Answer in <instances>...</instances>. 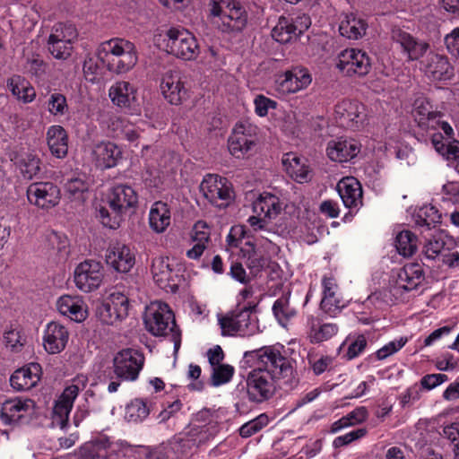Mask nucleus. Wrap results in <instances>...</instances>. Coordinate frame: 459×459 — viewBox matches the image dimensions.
Here are the masks:
<instances>
[{
    "label": "nucleus",
    "mask_w": 459,
    "mask_h": 459,
    "mask_svg": "<svg viewBox=\"0 0 459 459\" xmlns=\"http://www.w3.org/2000/svg\"><path fill=\"white\" fill-rule=\"evenodd\" d=\"M135 46L129 40L115 38L100 44L97 54L89 56L83 62L85 78L94 82L104 74L105 67L112 73L123 74L137 63Z\"/></svg>",
    "instance_id": "f257e3e1"
},
{
    "label": "nucleus",
    "mask_w": 459,
    "mask_h": 459,
    "mask_svg": "<svg viewBox=\"0 0 459 459\" xmlns=\"http://www.w3.org/2000/svg\"><path fill=\"white\" fill-rule=\"evenodd\" d=\"M103 203L97 208L96 217L104 227L116 230L124 215L137 207L138 194L129 185L117 184L109 189Z\"/></svg>",
    "instance_id": "f03ea898"
},
{
    "label": "nucleus",
    "mask_w": 459,
    "mask_h": 459,
    "mask_svg": "<svg viewBox=\"0 0 459 459\" xmlns=\"http://www.w3.org/2000/svg\"><path fill=\"white\" fill-rule=\"evenodd\" d=\"M295 361L285 351L282 352L275 346H264L260 349L246 351L239 362L241 370L247 373H292Z\"/></svg>",
    "instance_id": "7ed1b4c3"
},
{
    "label": "nucleus",
    "mask_w": 459,
    "mask_h": 459,
    "mask_svg": "<svg viewBox=\"0 0 459 459\" xmlns=\"http://www.w3.org/2000/svg\"><path fill=\"white\" fill-rule=\"evenodd\" d=\"M148 332L154 336L169 335L175 351L181 344V331L176 324L175 316L169 306L162 301L152 302L144 317Z\"/></svg>",
    "instance_id": "20e7f679"
},
{
    "label": "nucleus",
    "mask_w": 459,
    "mask_h": 459,
    "mask_svg": "<svg viewBox=\"0 0 459 459\" xmlns=\"http://www.w3.org/2000/svg\"><path fill=\"white\" fill-rule=\"evenodd\" d=\"M210 15L218 18L216 22L222 33L236 34L241 32L247 23V12L236 0H211Z\"/></svg>",
    "instance_id": "39448f33"
},
{
    "label": "nucleus",
    "mask_w": 459,
    "mask_h": 459,
    "mask_svg": "<svg viewBox=\"0 0 459 459\" xmlns=\"http://www.w3.org/2000/svg\"><path fill=\"white\" fill-rule=\"evenodd\" d=\"M223 414L224 411L221 409L204 408L195 415V423L186 433L195 447L206 444L219 433Z\"/></svg>",
    "instance_id": "423d86ee"
},
{
    "label": "nucleus",
    "mask_w": 459,
    "mask_h": 459,
    "mask_svg": "<svg viewBox=\"0 0 459 459\" xmlns=\"http://www.w3.org/2000/svg\"><path fill=\"white\" fill-rule=\"evenodd\" d=\"M259 128L249 121L238 122L229 137L228 148L236 159L249 157L259 142Z\"/></svg>",
    "instance_id": "0eeeda50"
},
{
    "label": "nucleus",
    "mask_w": 459,
    "mask_h": 459,
    "mask_svg": "<svg viewBox=\"0 0 459 459\" xmlns=\"http://www.w3.org/2000/svg\"><path fill=\"white\" fill-rule=\"evenodd\" d=\"M312 82L309 70L302 65H292L274 75L273 89L278 97H287L307 89Z\"/></svg>",
    "instance_id": "6e6552de"
},
{
    "label": "nucleus",
    "mask_w": 459,
    "mask_h": 459,
    "mask_svg": "<svg viewBox=\"0 0 459 459\" xmlns=\"http://www.w3.org/2000/svg\"><path fill=\"white\" fill-rule=\"evenodd\" d=\"M200 191L212 205L219 208L228 207L235 199L232 183L226 178L207 174L200 184Z\"/></svg>",
    "instance_id": "1a4fd4ad"
},
{
    "label": "nucleus",
    "mask_w": 459,
    "mask_h": 459,
    "mask_svg": "<svg viewBox=\"0 0 459 459\" xmlns=\"http://www.w3.org/2000/svg\"><path fill=\"white\" fill-rule=\"evenodd\" d=\"M336 68L343 75L351 78L366 76L371 70V58L359 48H346L337 56Z\"/></svg>",
    "instance_id": "9d476101"
},
{
    "label": "nucleus",
    "mask_w": 459,
    "mask_h": 459,
    "mask_svg": "<svg viewBox=\"0 0 459 459\" xmlns=\"http://www.w3.org/2000/svg\"><path fill=\"white\" fill-rule=\"evenodd\" d=\"M167 51L184 60H193L199 53L195 37L185 29L170 28L166 32Z\"/></svg>",
    "instance_id": "9b49d317"
},
{
    "label": "nucleus",
    "mask_w": 459,
    "mask_h": 459,
    "mask_svg": "<svg viewBox=\"0 0 459 459\" xmlns=\"http://www.w3.org/2000/svg\"><path fill=\"white\" fill-rule=\"evenodd\" d=\"M432 260H439L450 268L459 265V252L455 239L446 230L432 226Z\"/></svg>",
    "instance_id": "f8f14e48"
},
{
    "label": "nucleus",
    "mask_w": 459,
    "mask_h": 459,
    "mask_svg": "<svg viewBox=\"0 0 459 459\" xmlns=\"http://www.w3.org/2000/svg\"><path fill=\"white\" fill-rule=\"evenodd\" d=\"M334 118L339 126L352 131L363 126L366 118L364 104L356 100H342L334 107Z\"/></svg>",
    "instance_id": "ddd939ff"
},
{
    "label": "nucleus",
    "mask_w": 459,
    "mask_h": 459,
    "mask_svg": "<svg viewBox=\"0 0 459 459\" xmlns=\"http://www.w3.org/2000/svg\"><path fill=\"white\" fill-rule=\"evenodd\" d=\"M129 298L119 290H114L97 307L96 314L106 325H114L128 315Z\"/></svg>",
    "instance_id": "4468645a"
},
{
    "label": "nucleus",
    "mask_w": 459,
    "mask_h": 459,
    "mask_svg": "<svg viewBox=\"0 0 459 459\" xmlns=\"http://www.w3.org/2000/svg\"><path fill=\"white\" fill-rule=\"evenodd\" d=\"M104 278V268L100 262L87 259L80 263L74 273L75 286L82 292L96 290Z\"/></svg>",
    "instance_id": "2eb2a0df"
},
{
    "label": "nucleus",
    "mask_w": 459,
    "mask_h": 459,
    "mask_svg": "<svg viewBox=\"0 0 459 459\" xmlns=\"http://www.w3.org/2000/svg\"><path fill=\"white\" fill-rule=\"evenodd\" d=\"M311 25L308 15L302 13L296 17L281 16L277 24L272 30V37L276 41L285 44L297 39Z\"/></svg>",
    "instance_id": "dca6fc26"
},
{
    "label": "nucleus",
    "mask_w": 459,
    "mask_h": 459,
    "mask_svg": "<svg viewBox=\"0 0 459 459\" xmlns=\"http://www.w3.org/2000/svg\"><path fill=\"white\" fill-rule=\"evenodd\" d=\"M178 70L166 72L160 81V91L164 99L171 105H180L189 98V89Z\"/></svg>",
    "instance_id": "f3484780"
},
{
    "label": "nucleus",
    "mask_w": 459,
    "mask_h": 459,
    "mask_svg": "<svg viewBox=\"0 0 459 459\" xmlns=\"http://www.w3.org/2000/svg\"><path fill=\"white\" fill-rule=\"evenodd\" d=\"M27 198L30 204L48 210L59 204L61 193L53 182H34L27 188Z\"/></svg>",
    "instance_id": "a211bd4d"
},
{
    "label": "nucleus",
    "mask_w": 459,
    "mask_h": 459,
    "mask_svg": "<svg viewBox=\"0 0 459 459\" xmlns=\"http://www.w3.org/2000/svg\"><path fill=\"white\" fill-rule=\"evenodd\" d=\"M36 404L31 399L5 401L1 408V420L5 424L27 423L35 413Z\"/></svg>",
    "instance_id": "6ab92c4d"
},
{
    "label": "nucleus",
    "mask_w": 459,
    "mask_h": 459,
    "mask_svg": "<svg viewBox=\"0 0 459 459\" xmlns=\"http://www.w3.org/2000/svg\"><path fill=\"white\" fill-rule=\"evenodd\" d=\"M292 375H247V391L251 401L261 403L269 399L275 392L276 379Z\"/></svg>",
    "instance_id": "aec40b11"
},
{
    "label": "nucleus",
    "mask_w": 459,
    "mask_h": 459,
    "mask_svg": "<svg viewBox=\"0 0 459 459\" xmlns=\"http://www.w3.org/2000/svg\"><path fill=\"white\" fill-rule=\"evenodd\" d=\"M108 266L118 273H128L135 264V255L131 247L124 243L110 244L105 255Z\"/></svg>",
    "instance_id": "412c9836"
},
{
    "label": "nucleus",
    "mask_w": 459,
    "mask_h": 459,
    "mask_svg": "<svg viewBox=\"0 0 459 459\" xmlns=\"http://www.w3.org/2000/svg\"><path fill=\"white\" fill-rule=\"evenodd\" d=\"M79 390L76 385L66 386L55 402L52 419L61 429L65 428L68 424L69 414L73 409L74 402L79 394Z\"/></svg>",
    "instance_id": "4be33fe9"
},
{
    "label": "nucleus",
    "mask_w": 459,
    "mask_h": 459,
    "mask_svg": "<svg viewBox=\"0 0 459 459\" xmlns=\"http://www.w3.org/2000/svg\"><path fill=\"white\" fill-rule=\"evenodd\" d=\"M360 149L361 144L357 140L339 138L328 143L326 153L331 160L342 163L356 158Z\"/></svg>",
    "instance_id": "5701e85b"
},
{
    "label": "nucleus",
    "mask_w": 459,
    "mask_h": 459,
    "mask_svg": "<svg viewBox=\"0 0 459 459\" xmlns=\"http://www.w3.org/2000/svg\"><path fill=\"white\" fill-rule=\"evenodd\" d=\"M69 340L67 328L58 322L48 323L44 330L43 344L49 354H57L63 351Z\"/></svg>",
    "instance_id": "b1692460"
},
{
    "label": "nucleus",
    "mask_w": 459,
    "mask_h": 459,
    "mask_svg": "<svg viewBox=\"0 0 459 459\" xmlns=\"http://www.w3.org/2000/svg\"><path fill=\"white\" fill-rule=\"evenodd\" d=\"M337 191L346 208L358 210L363 204V191L359 181L353 177H346L337 184Z\"/></svg>",
    "instance_id": "393cba45"
},
{
    "label": "nucleus",
    "mask_w": 459,
    "mask_h": 459,
    "mask_svg": "<svg viewBox=\"0 0 459 459\" xmlns=\"http://www.w3.org/2000/svg\"><path fill=\"white\" fill-rule=\"evenodd\" d=\"M144 361L142 351L132 348L123 349L114 357V373H140Z\"/></svg>",
    "instance_id": "a878e982"
},
{
    "label": "nucleus",
    "mask_w": 459,
    "mask_h": 459,
    "mask_svg": "<svg viewBox=\"0 0 459 459\" xmlns=\"http://www.w3.org/2000/svg\"><path fill=\"white\" fill-rule=\"evenodd\" d=\"M412 117L418 126L415 133L418 140L428 143L430 121V102L428 98L419 97L414 100Z\"/></svg>",
    "instance_id": "bb28decb"
},
{
    "label": "nucleus",
    "mask_w": 459,
    "mask_h": 459,
    "mask_svg": "<svg viewBox=\"0 0 459 459\" xmlns=\"http://www.w3.org/2000/svg\"><path fill=\"white\" fill-rule=\"evenodd\" d=\"M323 299L320 307L326 314L333 316L344 307L342 300L337 295V283L333 276L325 275L322 279Z\"/></svg>",
    "instance_id": "cd10ccee"
},
{
    "label": "nucleus",
    "mask_w": 459,
    "mask_h": 459,
    "mask_svg": "<svg viewBox=\"0 0 459 459\" xmlns=\"http://www.w3.org/2000/svg\"><path fill=\"white\" fill-rule=\"evenodd\" d=\"M60 314L74 322H82L87 317V309L82 299L77 296H61L56 303Z\"/></svg>",
    "instance_id": "c85d7f7f"
},
{
    "label": "nucleus",
    "mask_w": 459,
    "mask_h": 459,
    "mask_svg": "<svg viewBox=\"0 0 459 459\" xmlns=\"http://www.w3.org/2000/svg\"><path fill=\"white\" fill-rule=\"evenodd\" d=\"M47 143L51 154L63 159L68 152V134L66 130L58 125L51 126L47 131Z\"/></svg>",
    "instance_id": "c756f323"
},
{
    "label": "nucleus",
    "mask_w": 459,
    "mask_h": 459,
    "mask_svg": "<svg viewBox=\"0 0 459 459\" xmlns=\"http://www.w3.org/2000/svg\"><path fill=\"white\" fill-rule=\"evenodd\" d=\"M108 96L114 105L131 108L136 101V89L129 82L118 81L109 88Z\"/></svg>",
    "instance_id": "7c9ffc66"
},
{
    "label": "nucleus",
    "mask_w": 459,
    "mask_h": 459,
    "mask_svg": "<svg viewBox=\"0 0 459 459\" xmlns=\"http://www.w3.org/2000/svg\"><path fill=\"white\" fill-rule=\"evenodd\" d=\"M255 308V304L248 303L247 306L237 310L238 335L249 337L259 333L258 319L253 315Z\"/></svg>",
    "instance_id": "2f4dec72"
},
{
    "label": "nucleus",
    "mask_w": 459,
    "mask_h": 459,
    "mask_svg": "<svg viewBox=\"0 0 459 459\" xmlns=\"http://www.w3.org/2000/svg\"><path fill=\"white\" fill-rule=\"evenodd\" d=\"M423 278V271L419 264H405L397 273L395 288L411 290L421 282Z\"/></svg>",
    "instance_id": "473e14b6"
},
{
    "label": "nucleus",
    "mask_w": 459,
    "mask_h": 459,
    "mask_svg": "<svg viewBox=\"0 0 459 459\" xmlns=\"http://www.w3.org/2000/svg\"><path fill=\"white\" fill-rule=\"evenodd\" d=\"M455 76L454 66L447 56L435 55L432 56V82L437 89H444Z\"/></svg>",
    "instance_id": "72a5a7b5"
},
{
    "label": "nucleus",
    "mask_w": 459,
    "mask_h": 459,
    "mask_svg": "<svg viewBox=\"0 0 459 459\" xmlns=\"http://www.w3.org/2000/svg\"><path fill=\"white\" fill-rule=\"evenodd\" d=\"M239 255L244 260L252 277H256L266 266L267 259L263 252L251 242L245 243L244 247L240 248Z\"/></svg>",
    "instance_id": "f704fd0d"
},
{
    "label": "nucleus",
    "mask_w": 459,
    "mask_h": 459,
    "mask_svg": "<svg viewBox=\"0 0 459 459\" xmlns=\"http://www.w3.org/2000/svg\"><path fill=\"white\" fill-rule=\"evenodd\" d=\"M254 213L267 218L268 221L276 218L281 211L279 198L270 193L261 194L252 204Z\"/></svg>",
    "instance_id": "c9c22d12"
},
{
    "label": "nucleus",
    "mask_w": 459,
    "mask_h": 459,
    "mask_svg": "<svg viewBox=\"0 0 459 459\" xmlns=\"http://www.w3.org/2000/svg\"><path fill=\"white\" fill-rule=\"evenodd\" d=\"M93 154L99 167L110 169L117 165L121 151L111 142H102L95 146Z\"/></svg>",
    "instance_id": "e433bc0d"
},
{
    "label": "nucleus",
    "mask_w": 459,
    "mask_h": 459,
    "mask_svg": "<svg viewBox=\"0 0 459 459\" xmlns=\"http://www.w3.org/2000/svg\"><path fill=\"white\" fill-rule=\"evenodd\" d=\"M282 164L287 174L298 183L307 182L311 179L309 167L301 161V159L294 153H287L282 159Z\"/></svg>",
    "instance_id": "4c0bfd02"
},
{
    "label": "nucleus",
    "mask_w": 459,
    "mask_h": 459,
    "mask_svg": "<svg viewBox=\"0 0 459 459\" xmlns=\"http://www.w3.org/2000/svg\"><path fill=\"white\" fill-rule=\"evenodd\" d=\"M368 24L365 20L359 18L351 13L345 14L339 25L340 34L349 39H359L362 38L367 30Z\"/></svg>",
    "instance_id": "58836bf2"
},
{
    "label": "nucleus",
    "mask_w": 459,
    "mask_h": 459,
    "mask_svg": "<svg viewBox=\"0 0 459 459\" xmlns=\"http://www.w3.org/2000/svg\"><path fill=\"white\" fill-rule=\"evenodd\" d=\"M171 215L169 205L161 201L155 202L149 212L150 227L157 233H162L170 225Z\"/></svg>",
    "instance_id": "ea45409f"
},
{
    "label": "nucleus",
    "mask_w": 459,
    "mask_h": 459,
    "mask_svg": "<svg viewBox=\"0 0 459 459\" xmlns=\"http://www.w3.org/2000/svg\"><path fill=\"white\" fill-rule=\"evenodd\" d=\"M308 337L312 343H319L331 339L338 332V325L333 323H321L313 316L308 318Z\"/></svg>",
    "instance_id": "a19ab883"
},
{
    "label": "nucleus",
    "mask_w": 459,
    "mask_h": 459,
    "mask_svg": "<svg viewBox=\"0 0 459 459\" xmlns=\"http://www.w3.org/2000/svg\"><path fill=\"white\" fill-rule=\"evenodd\" d=\"M290 293L282 294L273 305V313L278 323L286 326L290 320L296 316L297 311L290 304Z\"/></svg>",
    "instance_id": "79ce46f5"
},
{
    "label": "nucleus",
    "mask_w": 459,
    "mask_h": 459,
    "mask_svg": "<svg viewBox=\"0 0 459 459\" xmlns=\"http://www.w3.org/2000/svg\"><path fill=\"white\" fill-rule=\"evenodd\" d=\"M78 38V30L74 24L71 22H57L52 29L48 40L51 42H65L74 44Z\"/></svg>",
    "instance_id": "37998d69"
},
{
    "label": "nucleus",
    "mask_w": 459,
    "mask_h": 459,
    "mask_svg": "<svg viewBox=\"0 0 459 459\" xmlns=\"http://www.w3.org/2000/svg\"><path fill=\"white\" fill-rule=\"evenodd\" d=\"M397 42H399L403 50L408 54L411 60L419 59L426 52L428 44L419 43L405 31H399L395 35Z\"/></svg>",
    "instance_id": "c03bdc74"
},
{
    "label": "nucleus",
    "mask_w": 459,
    "mask_h": 459,
    "mask_svg": "<svg viewBox=\"0 0 459 459\" xmlns=\"http://www.w3.org/2000/svg\"><path fill=\"white\" fill-rule=\"evenodd\" d=\"M418 238L410 230L400 231L394 238V247L397 253L403 257H411L417 251Z\"/></svg>",
    "instance_id": "a18cd8bd"
},
{
    "label": "nucleus",
    "mask_w": 459,
    "mask_h": 459,
    "mask_svg": "<svg viewBox=\"0 0 459 459\" xmlns=\"http://www.w3.org/2000/svg\"><path fill=\"white\" fill-rule=\"evenodd\" d=\"M25 69L37 81H44L49 70V65L40 54L32 53L26 57Z\"/></svg>",
    "instance_id": "49530a36"
},
{
    "label": "nucleus",
    "mask_w": 459,
    "mask_h": 459,
    "mask_svg": "<svg viewBox=\"0 0 459 459\" xmlns=\"http://www.w3.org/2000/svg\"><path fill=\"white\" fill-rule=\"evenodd\" d=\"M200 222L194 227L192 233V241L194 246L186 251V256L190 259H198L207 247L210 241V232L208 230H199Z\"/></svg>",
    "instance_id": "de8ad7c7"
},
{
    "label": "nucleus",
    "mask_w": 459,
    "mask_h": 459,
    "mask_svg": "<svg viewBox=\"0 0 459 459\" xmlns=\"http://www.w3.org/2000/svg\"><path fill=\"white\" fill-rule=\"evenodd\" d=\"M150 414V407L146 401L141 398L132 400L126 407L125 419L128 422H141Z\"/></svg>",
    "instance_id": "09e8293b"
},
{
    "label": "nucleus",
    "mask_w": 459,
    "mask_h": 459,
    "mask_svg": "<svg viewBox=\"0 0 459 459\" xmlns=\"http://www.w3.org/2000/svg\"><path fill=\"white\" fill-rule=\"evenodd\" d=\"M206 356L212 368V373H234L233 366L222 363L225 354L220 345H215L207 351Z\"/></svg>",
    "instance_id": "8fccbe9b"
},
{
    "label": "nucleus",
    "mask_w": 459,
    "mask_h": 459,
    "mask_svg": "<svg viewBox=\"0 0 459 459\" xmlns=\"http://www.w3.org/2000/svg\"><path fill=\"white\" fill-rule=\"evenodd\" d=\"M41 160L33 153H26L19 160V168L22 176L27 179H32L41 170Z\"/></svg>",
    "instance_id": "3c124183"
},
{
    "label": "nucleus",
    "mask_w": 459,
    "mask_h": 459,
    "mask_svg": "<svg viewBox=\"0 0 459 459\" xmlns=\"http://www.w3.org/2000/svg\"><path fill=\"white\" fill-rule=\"evenodd\" d=\"M442 135L440 134H432V146L436 151L445 156L447 160H459V142L444 143L440 141Z\"/></svg>",
    "instance_id": "603ef678"
},
{
    "label": "nucleus",
    "mask_w": 459,
    "mask_h": 459,
    "mask_svg": "<svg viewBox=\"0 0 459 459\" xmlns=\"http://www.w3.org/2000/svg\"><path fill=\"white\" fill-rule=\"evenodd\" d=\"M407 342L408 338L405 336L394 339L385 344L382 348L378 349L374 354L370 355L368 359L370 361L385 359L399 351L407 343Z\"/></svg>",
    "instance_id": "864d4df0"
},
{
    "label": "nucleus",
    "mask_w": 459,
    "mask_h": 459,
    "mask_svg": "<svg viewBox=\"0 0 459 459\" xmlns=\"http://www.w3.org/2000/svg\"><path fill=\"white\" fill-rule=\"evenodd\" d=\"M48 112L55 117H62L68 113L69 107L66 97L60 92H53L47 101Z\"/></svg>",
    "instance_id": "5fc2aeb1"
},
{
    "label": "nucleus",
    "mask_w": 459,
    "mask_h": 459,
    "mask_svg": "<svg viewBox=\"0 0 459 459\" xmlns=\"http://www.w3.org/2000/svg\"><path fill=\"white\" fill-rule=\"evenodd\" d=\"M194 448L196 447L186 432L178 437H175L173 441L169 444V449L175 454L177 458L187 456Z\"/></svg>",
    "instance_id": "6e6d98bb"
},
{
    "label": "nucleus",
    "mask_w": 459,
    "mask_h": 459,
    "mask_svg": "<svg viewBox=\"0 0 459 459\" xmlns=\"http://www.w3.org/2000/svg\"><path fill=\"white\" fill-rule=\"evenodd\" d=\"M269 423L268 416L264 413L260 414L256 418L249 420L243 424L239 428V435L244 438H247L255 433L259 432L263 428L267 426Z\"/></svg>",
    "instance_id": "4d7b16f0"
},
{
    "label": "nucleus",
    "mask_w": 459,
    "mask_h": 459,
    "mask_svg": "<svg viewBox=\"0 0 459 459\" xmlns=\"http://www.w3.org/2000/svg\"><path fill=\"white\" fill-rule=\"evenodd\" d=\"M172 269L169 264L163 260H159L152 264V273L153 280L161 288H165L166 283L169 281Z\"/></svg>",
    "instance_id": "13d9d810"
},
{
    "label": "nucleus",
    "mask_w": 459,
    "mask_h": 459,
    "mask_svg": "<svg viewBox=\"0 0 459 459\" xmlns=\"http://www.w3.org/2000/svg\"><path fill=\"white\" fill-rule=\"evenodd\" d=\"M10 384L17 391H29L39 382L41 375H10Z\"/></svg>",
    "instance_id": "bf43d9fd"
},
{
    "label": "nucleus",
    "mask_w": 459,
    "mask_h": 459,
    "mask_svg": "<svg viewBox=\"0 0 459 459\" xmlns=\"http://www.w3.org/2000/svg\"><path fill=\"white\" fill-rule=\"evenodd\" d=\"M4 341L5 346L13 352H19L23 348L26 342V338L20 329L11 328L4 332Z\"/></svg>",
    "instance_id": "052dcab7"
},
{
    "label": "nucleus",
    "mask_w": 459,
    "mask_h": 459,
    "mask_svg": "<svg viewBox=\"0 0 459 459\" xmlns=\"http://www.w3.org/2000/svg\"><path fill=\"white\" fill-rule=\"evenodd\" d=\"M228 275L241 284L248 285L255 277H252L250 272L247 273L242 262L232 260L230 262Z\"/></svg>",
    "instance_id": "680f3d73"
},
{
    "label": "nucleus",
    "mask_w": 459,
    "mask_h": 459,
    "mask_svg": "<svg viewBox=\"0 0 459 459\" xmlns=\"http://www.w3.org/2000/svg\"><path fill=\"white\" fill-rule=\"evenodd\" d=\"M237 310L219 317V325L223 336L238 334Z\"/></svg>",
    "instance_id": "e2e57ef3"
},
{
    "label": "nucleus",
    "mask_w": 459,
    "mask_h": 459,
    "mask_svg": "<svg viewBox=\"0 0 459 459\" xmlns=\"http://www.w3.org/2000/svg\"><path fill=\"white\" fill-rule=\"evenodd\" d=\"M47 48L48 52L58 60H66L69 58L73 52V45L66 44L65 42L54 43L50 40H47Z\"/></svg>",
    "instance_id": "0e129e2a"
},
{
    "label": "nucleus",
    "mask_w": 459,
    "mask_h": 459,
    "mask_svg": "<svg viewBox=\"0 0 459 459\" xmlns=\"http://www.w3.org/2000/svg\"><path fill=\"white\" fill-rule=\"evenodd\" d=\"M346 342L348 343V348L343 357L348 359L358 357L367 346V339L363 334H359L353 339L349 338Z\"/></svg>",
    "instance_id": "69168bd1"
},
{
    "label": "nucleus",
    "mask_w": 459,
    "mask_h": 459,
    "mask_svg": "<svg viewBox=\"0 0 459 459\" xmlns=\"http://www.w3.org/2000/svg\"><path fill=\"white\" fill-rule=\"evenodd\" d=\"M254 106L255 113L258 117H264L267 116L270 109H275L278 106V103L263 94H258L254 100Z\"/></svg>",
    "instance_id": "338daca9"
},
{
    "label": "nucleus",
    "mask_w": 459,
    "mask_h": 459,
    "mask_svg": "<svg viewBox=\"0 0 459 459\" xmlns=\"http://www.w3.org/2000/svg\"><path fill=\"white\" fill-rule=\"evenodd\" d=\"M442 436L451 442L455 457L459 459V422L444 427Z\"/></svg>",
    "instance_id": "774afa93"
}]
</instances>
